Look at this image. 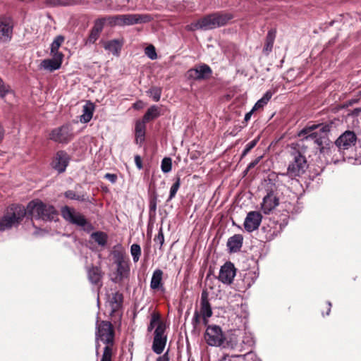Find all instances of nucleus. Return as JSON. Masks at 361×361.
I'll use <instances>...</instances> for the list:
<instances>
[{
  "instance_id": "obj_1",
  "label": "nucleus",
  "mask_w": 361,
  "mask_h": 361,
  "mask_svg": "<svg viewBox=\"0 0 361 361\" xmlns=\"http://www.w3.org/2000/svg\"><path fill=\"white\" fill-rule=\"evenodd\" d=\"M334 127L332 121L325 124L308 123L298 133V137H301L298 144L299 149L305 152V149L311 147L323 155L331 156L334 148L330 147L329 133Z\"/></svg>"
},
{
  "instance_id": "obj_2",
  "label": "nucleus",
  "mask_w": 361,
  "mask_h": 361,
  "mask_svg": "<svg viewBox=\"0 0 361 361\" xmlns=\"http://www.w3.org/2000/svg\"><path fill=\"white\" fill-rule=\"evenodd\" d=\"M25 217L28 219L27 207L19 204H11L6 209L4 216L0 217V231L17 227Z\"/></svg>"
},
{
  "instance_id": "obj_3",
  "label": "nucleus",
  "mask_w": 361,
  "mask_h": 361,
  "mask_svg": "<svg viewBox=\"0 0 361 361\" xmlns=\"http://www.w3.org/2000/svg\"><path fill=\"white\" fill-rule=\"evenodd\" d=\"M28 219L51 221L58 216V212L53 205L43 202L39 199L30 201L27 205Z\"/></svg>"
},
{
  "instance_id": "obj_4",
  "label": "nucleus",
  "mask_w": 361,
  "mask_h": 361,
  "mask_svg": "<svg viewBox=\"0 0 361 361\" xmlns=\"http://www.w3.org/2000/svg\"><path fill=\"white\" fill-rule=\"evenodd\" d=\"M357 142V135L353 131L346 130L342 133L333 143L331 141L330 147L332 150V160L336 162L340 158H344L345 152L353 148Z\"/></svg>"
},
{
  "instance_id": "obj_5",
  "label": "nucleus",
  "mask_w": 361,
  "mask_h": 361,
  "mask_svg": "<svg viewBox=\"0 0 361 361\" xmlns=\"http://www.w3.org/2000/svg\"><path fill=\"white\" fill-rule=\"evenodd\" d=\"M206 343L210 346L234 348L235 343L228 340L221 328L216 324L207 326L204 335Z\"/></svg>"
},
{
  "instance_id": "obj_6",
  "label": "nucleus",
  "mask_w": 361,
  "mask_h": 361,
  "mask_svg": "<svg viewBox=\"0 0 361 361\" xmlns=\"http://www.w3.org/2000/svg\"><path fill=\"white\" fill-rule=\"evenodd\" d=\"M302 153L304 152L300 149L292 152L293 160L287 169V175L291 178L301 176L308 168L306 157Z\"/></svg>"
},
{
  "instance_id": "obj_7",
  "label": "nucleus",
  "mask_w": 361,
  "mask_h": 361,
  "mask_svg": "<svg viewBox=\"0 0 361 361\" xmlns=\"http://www.w3.org/2000/svg\"><path fill=\"white\" fill-rule=\"evenodd\" d=\"M233 15L228 13L218 11L202 17L204 30H212L226 25L233 18Z\"/></svg>"
},
{
  "instance_id": "obj_8",
  "label": "nucleus",
  "mask_w": 361,
  "mask_h": 361,
  "mask_svg": "<svg viewBox=\"0 0 361 361\" xmlns=\"http://www.w3.org/2000/svg\"><path fill=\"white\" fill-rule=\"evenodd\" d=\"M233 15L228 13L218 11L202 17L204 30H212L226 25L233 18Z\"/></svg>"
},
{
  "instance_id": "obj_9",
  "label": "nucleus",
  "mask_w": 361,
  "mask_h": 361,
  "mask_svg": "<svg viewBox=\"0 0 361 361\" xmlns=\"http://www.w3.org/2000/svg\"><path fill=\"white\" fill-rule=\"evenodd\" d=\"M95 338L96 341H102L106 345H114L115 330L113 324L108 321H97Z\"/></svg>"
},
{
  "instance_id": "obj_10",
  "label": "nucleus",
  "mask_w": 361,
  "mask_h": 361,
  "mask_svg": "<svg viewBox=\"0 0 361 361\" xmlns=\"http://www.w3.org/2000/svg\"><path fill=\"white\" fill-rule=\"evenodd\" d=\"M74 136L73 127L70 123H66L54 128L49 135V139L57 143L68 144Z\"/></svg>"
},
{
  "instance_id": "obj_11",
  "label": "nucleus",
  "mask_w": 361,
  "mask_h": 361,
  "mask_svg": "<svg viewBox=\"0 0 361 361\" xmlns=\"http://www.w3.org/2000/svg\"><path fill=\"white\" fill-rule=\"evenodd\" d=\"M166 324L160 322L154 331V336L152 343V350L157 355L163 353L167 341V336L165 334Z\"/></svg>"
},
{
  "instance_id": "obj_12",
  "label": "nucleus",
  "mask_w": 361,
  "mask_h": 361,
  "mask_svg": "<svg viewBox=\"0 0 361 361\" xmlns=\"http://www.w3.org/2000/svg\"><path fill=\"white\" fill-rule=\"evenodd\" d=\"M61 215L67 221L75 224L79 226H85L89 225L92 228V225L89 224L85 217L80 213L77 212L73 208L68 206H64L61 209Z\"/></svg>"
},
{
  "instance_id": "obj_13",
  "label": "nucleus",
  "mask_w": 361,
  "mask_h": 361,
  "mask_svg": "<svg viewBox=\"0 0 361 361\" xmlns=\"http://www.w3.org/2000/svg\"><path fill=\"white\" fill-rule=\"evenodd\" d=\"M119 18L120 26L146 23L152 20V16L149 14H123L119 15Z\"/></svg>"
},
{
  "instance_id": "obj_14",
  "label": "nucleus",
  "mask_w": 361,
  "mask_h": 361,
  "mask_svg": "<svg viewBox=\"0 0 361 361\" xmlns=\"http://www.w3.org/2000/svg\"><path fill=\"white\" fill-rule=\"evenodd\" d=\"M13 22L10 16H0V40L4 42L11 39L13 35Z\"/></svg>"
},
{
  "instance_id": "obj_15",
  "label": "nucleus",
  "mask_w": 361,
  "mask_h": 361,
  "mask_svg": "<svg viewBox=\"0 0 361 361\" xmlns=\"http://www.w3.org/2000/svg\"><path fill=\"white\" fill-rule=\"evenodd\" d=\"M104 272L100 267L91 265L87 267V276L90 283L99 290L103 286Z\"/></svg>"
},
{
  "instance_id": "obj_16",
  "label": "nucleus",
  "mask_w": 361,
  "mask_h": 361,
  "mask_svg": "<svg viewBox=\"0 0 361 361\" xmlns=\"http://www.w3.org/2000/svg\"><path fill=\"white\" fill-rule=\"evenodd\" d=\"M70 161V156L63 150L58 151L52 161L51 166L54 169L57 171L59 173H63Z\"/></svg>"
},
{
  "instance_id": "obj_17",
  "label": "nucleus",
  "mask_w": 361,
  "mask_h": 361,
  "mask_svg": "<svg viewBox=\"0 0 361 361\" xmlns=\"http://www.w3.org/2000/svg\"><path fill=\"white\" fill-rule=\"evenodd\" d=\"M236 274V269L231 262H226L220 269L218 279L225 284H231Z\"/></svg>"
},
{
  "instance_id": "obj_18",
  "label": "nucleus",
  "mask_w": 361,
  "mask_h": 361,
  "mask_svg": "<svg viewBox=\"0 0 361 361\" xmlns=\"http://www.w3.org/2000/svg\"><path fill=\"white\" fill-rule=\"evenodd\" d=\"M262 219V216L259 212L252 211L248 212L243 224L245 229L249 233L257 229L261 224Z\"/></svg>"
},
{
  "instance_id": "obj_19",
  "label": "nucleus",
  "mask_w": 361,
  "mask_h": 361,
  "mask_svg": "<svg viewBox=\"0 0 361 361\" xmlns=\"http://www.w3.org/2000/svg\"><path fill=\"white\" fill-rule=\"evenodd\" d=\"M164 272L160 269H157L154 271L150 281V288L154 291H161L164 293L166 288L163 282Z\"/></svg>"
},
{
  "instance_id": "obj_20",
  "label": "nucleus",
  "mask_w": 361,
  "mask_h": 361,
  "mask_svg": "<svg viewBox=\"0 0 361 361\" xmlns=\"http://www.w3.org/2000/svg\"><path fill=\"white\" fill-rule=\"evenodd\" d=\"M279 204V199L274 195L273 191H270L263 198L262 210L266 214H269Z\"/></svg>"
},
{
  "instance_id": "obj_21",
  "label": "nucleus",
  "mask_w": 361,
  "mask_h": 361,
  "mask_svg": "<svg viewBox=\"0 0 361 361\" xmlns=\"http://www.w3.org/2000/svg\"><path fill=\"white\" fill-rule=\"evenodd\" d=\"M104 25V19H97L90 30L85 44H94L99 38Z\"/></svg>"
},
{
  "instance_id": "obj_22",
  "label": "nucleus",
  "mask_w": 361,
  "mask_h": 361,
  "mask_svg": "<svg viewBox=\"0 0 361 361\" xmlns=\"http://www.w3.org/2000/svg\"><path fill=\"white\" fill-rule=\"evenodd\" d=\"M53 59H44L42 61V66L44 69L53 71L59 69L61 67L63 54H55V55H53Z\"/></svg>"
},
{
  "instance_id": "obj_23",
  "label": "nucleus",
  "mask_w": 361,
  "mask_h": 361,
  "mask_svg": "<svg viewBox=\"0 0 361 361\" xmlns=\"http://www.w3.org/2000/svg\"><path fill=\"white\" fill-rule=\"evenodd\" d=\"M202 317H211L213 314L212 306L209 302L208 293L202 291L200 299V310L199 312Z\"/></svg>"
},
{
  "instance_id": "obj_24",
  "label": "nucleus",
  "mask_w": 361,
  "mask_h": 361,
  "mask_svg": "<svg viewBox=\"0 0 361 361\" xmlns=\"http://www.w3.org/2000/svg\"><path fill=\"white\" fill-rule=\"evenodd\" d=\"M117 276L116 282H121L125 278H127L130 273V268L128 264L125 262L122 259L117 262Z\"/></svg>"
},
{
  "instance_id": "obj_25",
  "label": "nucleus",
  "mask_w": 361,
  "mask_h": 361,
  "mask_svg": "<svg viewBox=\"0 0 361 361\" xmlns=\"http://www.w3.org/2000/svg\"><path fill=\"white\" fill-rule=\"evenodd\" d=\"M276 29H271L268 31L265 39L264 46L262 50V52L265 56H268L271 52L276 38Z\"/></svg>"
},
{
  "instance_id": "obj_26",
  "label": "nucleus",
  "mask_w": 361,
  "mask_h": 361,
  "mask_svg": "<svg viewBox=\"0 0 361 361\" xmlns=\"http://www.w3.org/2000/svg\"><path fill=\"white\" fill-rule=\"evenodd\" d=\"M243 237L240 234H235L230 237L227 242V247L231 252H236L240 250L243 245Z\"/></svg>"
},
{
  "instance_id": "obj_27",
  "label": "nucleus",
  "mask_w": 361,
  "mask_h": 361,
  "mask_svg": "<svg viewBox=\"0 0 361 361\" xmlns=\"http://www.w3.org/2000/svg\"><path fill=\"white\" fill-rule=\"evenodd\" d=\"M145 133L146 126H145L143 122L136 121L135 127V142L136 144L141 146L145 140Z\"/></svg>"
},
{
  "instance_id": "obj_28",
  "label": "nucleus",
  "mask_w": 361,
  "mask_h": 361,
  "mask_svg": "<svg viewBox=\"0 0 361 361\" xmlns=\"http://www.w3.org/2000/svg\"><path fill=\"white\" fill-rule=\"evenodd\" d=\"M123 301V295L122 293L117 291L112 294V296L109 300L111 314L115 313L121 307Z\"/></svg>"
},
{
  "instance_id": "obj_29",
  "label": "nucleus",
  "mask_w": 361,
  "mask_h": 361,
  "mask_svg": "<svg viewBox=\"0 0 361 361\" xmlns=\"http://www.w3.org/2000/svg\"><path fill=\"white\" fill-rule=\"evenodd\" d=\"M158 195L155 190L149 192V217H154L157 214Z\"/></svg>"
},
{
  "instance_id": "obj_30",
  "label": "nucleus",
  "mask_w": 361,
  "mask_h": 361,
  "mask_svg": "<svg viewBox=\"0 0 361 361\" xmlns=\"http://www.w3.org/2000/svg\"><path fill=\"white\" fill-rule=\"evenodd\" d=\"M104 47L114 55H118L120 52L122 43L118 39H113L105 42Z\"/></svg>"
},
{
  "instance_id": "obj_31",
  "label": "nucleus",
  "mask_w": 361,
  "mask_h": 361,
  "mask_svg": "<svg viewBox=\"0 0 361 361\" xmlns=\"http://www.w3.org/2000/svg\"><path fill=\"white\" fill-rule=\"evenodd\" d=\"M196 67L201 80H208L211 78L212 70L207 64L202 63Z\"/></svg>"
},
{
  "instance_id": "obj_32",
  "label": "nucleus",
  "mask_w": 361,
  "mask_h": 361,
  "mask_svg": "<svg viewBox=\"0 0 361 361\" xmlns=\"http://www.w3.org/2000/svg\"><path fill=\"white\" fill-rule=\"evenodd\" d=\"M272 97V92L271 91H267L264 95L259 99L257 103L255 104L254 107L248 113H254L255 111H259L262 109L270 100Z\"/></svg>"
},
{
  "instance_id": "obj_33",
  "label": "nucleus",
  "mask_w": 361,
  "mask_h": 361,
  "mask_svg": "<svg viewBox=\"0 0 361 361\" xmlns=\"http://www.w3.org/2000/svg\"><path fill=\"white\" fill-rule=\"evenodd\" d=\"M91 238L99 245L104 246L107 243L108 235L103 231H96L91 234Z\"/></svg>"
},
{
  "instance_id": "obj_34",
  "label": "nucleus",
  "mask_w": 361,
  "mask_h": 361,
  "mask_svg": "<svg viewBox=\"0 0 361 361\" xmlns=\"http://www.w3.org/2000/svg\"><path fill=\"white\" fill-rule=\"evenodd\" d=\"M180 176H178L174 178V183H173V185H171V187L170 188L169 196V198L167 199V202L171 201L173 198L175 197L178 190L180 188Z\"/></svg>"
},
{
  "instance_id": "obj_35",
  "label": "nucleus",
  "mask_w": 361,
  "mask_h": 361,
  "mask_svg": "<svg viewBox=\"0 0 361 361\" xmlns=\"http://www.w3.org/2000/svg\"><path fill=\"white\" fill-rule=\"evenodd\" d=\"M63 41L64 37L61 35H59L54 39V42L51 44V54L52 55H55V54H61V52H59V49Z\"/></svg>"
},
{
  "instance_id": "obj_36",
  "label": "nucleus",
  "mask_w": 361,
  "mask_h": 361,
  "mask_svg": "<svg viewBox=\"0 0 361 361\" xmlns=\"http://www.w3.org/2000/svg\"><path fill=\"white\" fill-rule=\"evenodd\" d=\"M160 322H164L161 319L160 314L159 312H154L151 314L150 323L147 326V331L149 332L152 331L154 329L155 325L159 324Z\"/></svg>"
},
{
  "instance_id": "obj_37",
  "label": "nucleus",
  "mask_w": 361,
  "mask_h": 361,
  "mask_svg": "<svg viewBox=\"0 0 361 361\" xmlns=\"http://www.w3.org/2000/svg\"><path fill=\"white\" fill-rule=\"evenodd\" d=\"M64 196L66 198H68L70 200H75L80 202H84L86 200L85 195H78L76 194V192L73 190H69L65 192Z\"/></svg>"
},
{
  "instance_id": "obj_38",
  "label": "nucleus",
  "mask_w": 361,
  "mask_h": 361,
  "mask_svg": "<svg viewBox=\"0 0 361 361\" xmlns=\"http://www.w3.org/2000/svg\"><path fill=\"white\" fill-rule=\"evenodd\" d=\"M161 91L162 90L161 87L152 86L147 91V93L149 95V97H152L154 101L158 102L160 99Z\"/></svg>"
},
{
  "instance_id": "obj_39",
  "label": "nucleus",
  "mask_w": 361,
  "mask_h": 361,
  "mask_svg": "<svg viewBox=\"0 0 361 361\" xmlns=\"http://www.w3.org/2000/svg\"><path fill=\"white\" fill-rule=\"evenodd\" d=\"M130 254L134 262H137L141 256V247L140 245L134 243L130 247Z\"/></svg>"
},
{
  "instance_id": "obj_40",
  "label": "nucleus",
  "mask_w": 361,
  "mask_h": 361,
  "mask_svg": "<svg viewBox=\"0 0 361 361\" xmlns=\"http://www.w3.org/2000/svg\"><path fill=\"white\" fill-rule=\"evenodd\" d=\"M112 347H113V345H106L104 348V351H103L101 361H111L112 360V355H113Z\"/></svg>"
},
{
  "instance_id": "obj_41",
  "label": "nucleus",
  "mask_w": 361,
  "mask_h": 361,
  "mask_svg": "<svg viewBox=\"0 0 361 361\" xmlns=\"http://www.w3.org/2000/svg\"><path fill=\"white\" fill-rule=\"evenodd\" d=\"M161 169L164 173H169L171 171L172 160L170 157H165L162 159Z\"/></svg>"
},
{
  "instance_id": "obj_42",
  "label": "nucleus",
  "mask_w": 361,
  "mask_h": 361,
  "mask_svg": "<svg viewBox=\"0 0 361 361\" xmlns=\"http://www.w3.org/2000/svg\"><path fill=\"white\" fill-rule=\"evenodd\" d=\"M100 19H104V23L106 22L111 26L118 25L120 26V18L119 15L115 16H109L104 18H101Z\"/></svg>"
},
{
  "instance_id": "obj_43",
  "label": "nucleus",
  "mask_w": 361,
  "mask_h": 361,
  "mask_svg": "<svg viewBox=\"0 0 361 361\" xmlns=\"http://www.w3.org/2000/svg\"><path fill=\"white\" fill-rule=\"evenodd\" d=\"M259 140V136H257L256 138H255L253 140L250 141L249 143H247L243 151V153L241 154V158L246 156L252 149H253L257 144V142Z\"/></svg>"
},
{
  "instance_id": "obj_44",
  "label": "nucleus",
  "mask_w": 361,
  "mask_h": 361,
  "mask_svg": "<svg viewBox=\"0 0 361 361\" xmlns=\"http://www.w3.org/2000/svg\"><path fill=\"white\" fill-rule=\"evenodd\" d=\"M202 18H200L197 21L193 22L190 23V25H188L186 26V30L188 31H195L197 30H204V27L203 26Z\"/></svg>"
},
{
  "instance_id": "obj_45",
  "label": "nucleus",
  "mask_w": 361,
  "mask_h": 361,
  "mask_svg": "<svg viewBox=\"0 0 361 361\" xmlns=\"http://www.w3.org/2000/svg\"><path fill=\"white\" fill-rule=\"evenodd\" d=\"M154 241L156 243L159 244V250H161L162 246L164 243V235L162 226L159 228L158 234L155 235Z\"/></svg>"
},
{
  "instance_id": "obj_46",
  "label": "nucleus",
  "mask_w": 361,
  "mask_h": 361,
  "mask_svg": "<svg viewBox=\"0 0 361 361\" xmlns=\"http://www.w3.org/2000/svg\"><path fill=\"white\" fill-rule=\"evenodd\" d=\"M187 77L188 79H192L195 80H201L196 66L195 68H190L188 71Z\"/></svg>"
},
{
  "instance_id": "obj_47",
  "label": "nucleus",
  "mask_w": 361,
  "mask_h": 361,
  "mask_svg": "<svg viewBox=\"0 0 361 361\" xmlns=\"http://www.w3.org/2000/svg\"><path fill=\"white\" fill-rule=\"evenodd\" d=\"M145 54L151 59H156L157 57L155 48L152 44L146 47Z\"/></svg>"
},
{
  "instance_id": "obj_48",
  "label": "nucleus",
  "mask_w": 361,
  "mask_h": 361,
  "mask_svg": "<svg viewBox=\"0 0 361 361\" xmlns=\"http://www.w3.org/2000/svg\"><path fill=\"white\" fill-rule=\"evenodd\" d=\"M202 315L197 310L195 311L193 318L192 319V324L194 328V329H197L200 324V319H201Z\"/></svg>"
},
{
  "instance_id": "obj_49",
  "label": "nucleus",
  "mask_w": 361,
  "mask_h": 361,
  "mask_svg": "<svg viewBox=\"0 0 361 361\" xmlns=\"http://www.w3.org/2000/svg\"><path fill=\"white\" fill-rule=\"evenodd\" d=\"M249 355L250 354L232 355L228 357H225L224 360V361H241V360H245V357Z\"/></svg>"
},
{
  "instance_id": "obj_50",
  "label": "nucleus",
  "mask_w": 361,
  "mask_h": 361,
  "mask_svg": "<svg viewBox=\"0 0 361 361\" xmlns=\"http://www.w3.org/2000/svg\"><path fill=\"white\" fill-rule=\"evenodd\" d=\"M159 114H144V116L142 120H137V122H143L145 126H146V123L149 121L154 120L159 116Z\"/></svg>"
},
{
  "instance_id": "obj_51",
  "label": "nucleus",
  "mask_w": 361,
  "mask_h": 361,
  "mask_svg": "<svg viewBox=\"0 0 361 361\" xmlns=\"http://www.w3.org/2000/svg\"><path fill=\"white\" fill-rule=\"evenodd\" d=\"M94 111V105L93 103L87 102L83 106L82 113H93Z\"/></svg>"
},
{
  "instance_id": "obj_52",
  "label": "nucleus",
  "mask_w": 361,
  "mask_h": 361,
  "mask_svg": "<svg viewBox=\"0 0 361 361\" xmlns=\"http://www.w3.org/2000/svg\"><path fill=\"white\" fill-rule=\"evenodd\" d=\"M104 178L109 180L112 184L116 183L118 180V176L115 173H107L104 175Z\"/></svg>"
},
{
  "instance_id": "obj_53",
  "label": "nucleus",
  "mask_w": 361,
  "mask_h": 361,
  "mask_svg": "<svg viewBox=\"0 0 361 361\" xmlns=\"http://www.w3.org/2000/svg\"><path fill=\"white\" fill-rule=\"evenodd\" d=\"M331 306H332V305H331V302L328 301V302H325L324 308L325 309L326 312H324V310L322 311V314L323 316L329 315L331 310Z\"/></svg>"
},
{
  "instance_id": "obj_54",
  "label": "nucleus",
  "mask_w": 361,
  "mask_h": 361,
  "mask_svg": "<svg viewBox=\"0 0 361 361\" xmlns=\"http://www.w3.org/2000/svg\"><path fill=\"white\" fill-rule=\"evenodd\" d=\"M92 116L93 114H81L80 121L84 123H88L92 118Z\"/></svg>"
},
{
  "instance_id": "obj_55",
  "label": "nucleus",
  "mask_w": 361,
  "mask_h": 361,
  "mask_svg": "<svg viewBox=\"0 0 361 361\" xmlns=\"http://www.w3.org/2000/svg\"><path fill=\"white\" fill-rule=\"evenodd\" d=\"M135 163L139 169H142L143 168L142 159L140 155L137 154L135 156Z\"/></svg>"
},
{
  "instance_id": "obj_56",
  "label": "nucleus",
  "mask_w": 361,
  "mask_h": 361,
  "mask_svg": "<svg viewBox=\"0 0 361 361\" xmlns=\"http://www.w3.org/2000/svg\"><path fill=\"white\" fill-rule=\"evenodd\" d=\"M261 157H257L255 160L252 161L247 166V171L253 169L260 161Z\"/></svg>"
},
{
  "instance_id": "obj_57",
  "label": "nucleus",
  "mask_w": 361,
  "mask_h": 361,
  "mask_svg": "<svg viewBox=\"0 0 361 361\" xmlns=\"http://www.w3.org/2000/svg\"><path fill=\"white\" fill-rule=\"evenodd\" d=\"M169 350H167L164 355L157 357V361H169Z\"/></svg>"
},
{
  "instance_id": "obj_58",
  "label": "nucleus",
  "mask_w": 361,
  "mask_h": 361,
  "mask_svg": "<svg viewBox=\"0 0 361 361\" xmlns=\"http://www.w3.org/2000/svg\"><path fill=\"white\" fill-rule=\"evenodd\" d=\"M144 103L141 101H139L133 104V108L136 111H140L143 108Z\"/></svg>"
},
{
  "instance_id": "obj_59",
  "label": "nucleus",
  "mask_w": 361,
  "mask_h": 361,
  "mask_svg": "<svg viewBox=\"0 0 361 361\" xmlns=\"http://www.w3.org/2000/svg\"><path fill=\"white\" fill-rule=\"evenodd\" d=\"M158 107L157 106H152L149 108L146 113H157Z\"/></svg>"
},
{
  "instance_id": "obj_60",
  "label": "nucleus",
  "mask_w": 361,
  "mask_h": 361,
  "mask_svg": "<svg viewBox=\"0 0 361 361\" xmlns=\"http://www.w3.org/2000/svg\"><path fill=\"white\" fill-rule=\"evenodd\" d=\"M252 115V114H245L244 121H243V126L242 127L246 126V123L250 119Z\"/></svg>"
},
{
  "instance_id": "obj_61",
  "label": "nucleus",
  "mask_w": 361,
  "mask_h": 361,
  "mask_svg": "<svg viewBox=\"0 0 361 361\" xmlns=\"http://www.w3.org/2000/svg\"><path fill=\"white\" fill-rule=\"evenodd\" d=\"M4 137V129L3 126L0 124V143L2 142Z\"/></svg>"
},
{
  "instance_id": "obj_62",
  "label": "nucleus",
  "mask_w": 361,
  "mask_h": 361,
  "mask_svg": "<svg viewBox=\"0 0 361 361\" xmlns=\"http://www.w3.org/2000/svg\"><path fill=\"white\" fill-rule=\"evenodd\" d=\"M209 317H202V322H203V324L207 328V326H209L210 324H208V322H209Z\"/></svg>"
},
{
  "instance_id": "obj_63",
  "label": "nucleus",
  "mask_w": 361,
  "mask_h": 361,
  "mask_svg": "<svg viewBox=\"0 0 361 361\" xmlns=\"http://www.w3.org/2000/svg\"><path fill=\"white\" fill-rule=\"evenodd\" d=\"M130 0H120V3L123 5V6H125L127 4H128Z\"/></svg>"
},
{
  "instance_id": "obj_64",
  "label": "nucleus",
  "mask_w": 361,
  "mask_h": 361,
  "mask_svg": "<svg viewBox=\"0 0 361 361\" xmlns=\"http://www.w3.org/2000/svg\"><path fill=\"white\" fill-rule=\"evenodd\" d=\"M360 111H361V109H359V108H356V109H355L352 111V113L356 114V113H360Z\"/></svg>"
}]
</instances>
